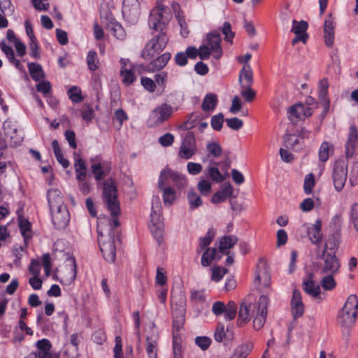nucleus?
Listing matches in <instances>:
<instances>
[{"label":"nucleus","instance_id":"nucleus-21","mask_svg":"<svg viewBox=\"0 0 358 358\" xmlns=\"http://www.w3.org/2000/svg\"><path fill=\"white\" fill-rule=\"evenodd\" d=\"M252 306L255 307V304L250 302L243 301L241 303L237 320L238 326L242 327L250 320Z\"/></svg>","mask_w":358,"mask_h":358},{"label":"nucleus","instance_id":"nucleus-38","mask_svg":"<svg viewBox=\"0 0 358 358\" xmlns=\"http://www.w3.org/2000/svg\"><path fill=\"white\" fill-rule=\"evenodd\" d=\"M217 103V95L215 94L208 93L205 96L203 100L201 108L204 111L212 110L216 107Z\"/></svg>","mask_w":358,"mask_h":358},{"label":"nucleus","instance_id":"nucleus-46","mask_svg":"<svg viewBox=\"0 0 358 358\" xmlns=\"http://www.w3.org/2000/svg\"><path fill=\"white\" fill-rule=\"evenodd\" d=\"M262 273H263L265 277V285L267 286L268 285L270 278L265 268V264L264 262H260L259 264L257 265V268L255 272V277L254 280L255 283L260 282L262 278Z\"/></svg>","mask_w":358,"mask_h":358},{"label":"nucleus","instance_id":"nucleus-59","mask_svg":"<svg viewBox=\"0 0 358 358\" xmlns=\"http://www.w3.org/2000/svg\"><path fill=\"white\" fill-rule=\"evenodd\" d=\"M208 174L211 180L216 182H222L225 179V176L220 173L217 166L210 167L208 169Z\"/></svg>","mask_w":358,"mask_h":358},{"label":"nucleus","instance_id":"nucleus-4","mask_svg":"<svg viewBox=\"0 0 358 358\" xmlns=\"http://www.w3.org/2000/svg\"><path fill=\"white\" fill-rule=\"evenodd\" d=\"M152 35V38L147 43L141 54V57L147 60L159 54L166 48L169 40L166 31L157 32Z\"/></svg>","mask_w":358,"mask_h":358},{"label":"nucleus","instance_id":"nucleus-30","mask_svg":"<svg viewBox=\"0 0 358 358\" xmlns=\"http://www.w3.org/2000/svg\"><path fill=\"white\" fill-rule=\"evenodd\" d=\"M172 113V108L164 103L154 110V114L156 117V123L161 124L167 120Z\"/></svg>","mask_w":358,"mask_h":358},{"label":"nucleus","instance_id":"nucleus-11","mask_svg":"<svg viewBox=\"0 0 358 358\" xmlns=\"http://www.w3.org/2000/svg\"><path fill=\"white\" fill-rule=\"evenodd\" d=\"M52 215V222L56 229L60 230L64 229L69 222L70 215L66 206H62L50 210Z\"/></svg>","mask_w":358,"mask_h":358},{"label":"nucleus","instance_id":"nucleus-37","mask_svg":"<svg viewBox=\"0 0 358 358\" xmlns=\"http://www.w3.org/2000/svg\"><path fill=\"white\" fill-rule=\"evenodd\" d=\"M110 167L108 165H102L101 164H94L92 165V171L94 175L96 180H102L109 172Z\"/></svg>","mask_w":358,"mask_h":358},{"label":"nucleus","instance_id":"nucleus-25","mask_svg":"<svg viewBox=\"0 0 358 358\" xmlns=\"http://www.w3.org/2000/svg\"><path fill=\"white\" fill-rule=\"evenodd\" d=\"M238 238L236 236H224L220 239L218 251L222 255L230 254L229 249L233 248L238 242Z\"/></svg>","mask_w":358,"mask_h":358},{"label":"nucleus","instance_id":"nucleus-15","mask_svg":"<svg viewBox=\"0 0 358 358\" xmlns=\"http://www.w3.org/2000/svg\"><path fill=\"white\" fill-rule=\"evenodd\" d=\"M103 22L106 29L113 34L117 39L124 40L126 37V32L122 26L117 22L111 14L106 16Z\"/></svg>","mask_w":358,"mask_h":358},{"label":"nucleus","instance_id":"nucleus-16","mask_svg":"<svg viewBox=\"0 0 358 358\" xmlns=\"http://www.w3.org/2000/svg\"><path fill=\"white\" fill-rule=\"evenodd\" d=\"M208 45L210 46L213 58L219 59L222 55L221 47V35L218 31H213L206 37Z\"/></svg>","mask_w":358,"mask_h":358},{"label":"nucleus","instance_id":"nucleus-22","mask_svg":"<svg viewBox=\"0 0 358 358\" xmlns=\"http://www.w3.org/2000/svg\"><path fill=\"white\" fill-rule=\"evenodd\" d=\"M234 191L232 185L229 182H224L221 185L220 190L215 193L210 199L211 203H218L227 200L231 196Z\"/></svg>","mask_w":358,"mask_h":358},{"label":"nucleus","instance_id":"nucleus-8","mask_svg":"<svg viewBox=\"0 0 358 358\" xmlns=\"http://www.w3.org/2000/svg\"><path fill=\"white\" fill-rule=\"evenodd\" d=\"M173 332L179 331L185 321V299L181 295L178 302L172 306Z\"/></svg>","mask_w":358,"mask_h":358},{"label":"nucleus","instance_id":"nucleus-18","mask_svg":"<svg viewBox=\"0 0 358 358\" xmlns=\"http://www.w3.org/2000/svg\"><path fill=\"white\" fill-rule=\"evenodd\" d=\"M171 55L170 52H165L159 56L155 60L150 62L145 66L140 65L139 69H142L144 71L155 72L162 69L168 62L170 60Z\"/></svg>","mask_w":358,"mask_h":358},{"label":"nucleus","instance_id":"nucleus-60","mask_svg":"<svg viewBox=\"0 0 358 358\" xmlns=\"http://www.w3.org/2000/svg\"><path fill=\"white\" fill-rule=\"evenodd\" d=\"M222 32L224 35V40L230 43H232V40L234 37V32L231 30V24L228 22H224L222 28Z\"/></svg>","mask_w":358,"mask_h":358},{"label":"nucleus","instance_id":"nucleus-34","mask_svg":"<svg viewBox=\"0 0 358 358\" xmlns=\"http://www.w3.org/2000/svg\"><path fill=\"white\" fill-rule=\"evenodd\" d=\"M18 226L21 232L22 236L24 238V241L31 238V223L22 216L18 215Z\"/></svg>","mask_w":358,"mask_h":358},{"label":"nucleus","instance_id":"nucleus-42","mask_svg":"<svg viewBox=\"0 0 358 358\" xmlns=\"http://www.w3.org/2000/svg\"><path fill=\"white\" fill-rule=\"evenodd\" d=\"M214 237L215 232L213 228H210L207 231L206 236L204 237L200 238L199 249L197 250V253H199L201 250H206L207 248H208V246L213 241Z\"/></svg>","mask_w":358,"mask_h":358},{"label":"nucleus","instance_id":"nucleus-3","mask_svg":"<svg viewBox=\"0 0 358 358\" xmlns=\"http://www.w3.org/2000/svg\"><path fill=\"white\" fill-rule=\"evenodd\" d=\"M358 299L355 294H350L338 315V321L341 327H352L357 320Z\"/></svg>","mask_w":358,"mask_h":358},{"label":"nucleus","instance_id":"nucleus-6","mask_svg":"<svg viewBox=\"0 0 358 358\" xmlns=\"http://www.w3.org/2000/svg\"><path fill=\"white\" fill-rule=\"evenodd\" d=\"M348 158H338L334 165L332 178L335 189L341 191L348 175Z\"/></svg>","mask_w":358,"mask_h":358},{"label":"nucleus","instance_id":"nucleus-63","mask_svg":"<svg viewBox=\"0 0 358 358\" xmlns=\"http://www.w3.org/2000/svg\"><path fill=\"white\" fill-rule=\"evenodd\" d=\"M206 149L208 152V155L213 157H220L222 155L221 146L217 143H210L207 145Z\"/></svg>","mask_w":358,"mask_h":358},{"label":"nucleus","instance_id":"nucleus-33","mask_svg":"<svg viewBox=\"0 0 358 358\" xmlns=\"http://www.w3.org/2000/svg\"><path fill=\"white\" fill-rule=\"evenodd\" d=\"M217 249L215 248H207L201 255V264L203 267L209 266L216 258Z\"/></svg>","mask_w":358,"mask_h":358},{"label":"nucleus","instance_id":"nucleus-41","mask_svg":"<svg viewBox=\"0 0 358 358\" xmlns=\"http://www.w3.org/2000/svg\"><path fill=\"white\" fill-rule=\"evenodd\" d=\"M303 112V105L302 103H297L289 107L288 110V117L292 121H298Z\"/></svg>","mask_w":358,"mask_h":358},{"label":"nucleus","instance_id":"nucleus-1","mask_svg":"<svg viewBox=\"0 0 358 358\" xmlns=\"http://www.w3.org/2000/svg\"><path fill=\"white\" fill-rule=\"evenodd\" d=\"M103 199L111 216L106 230L107 234L111 232L113 235H118L116 228L120 226L118 216L120 214V206L117 200L115 181L111 178L106 179L103 183Z\"/></svg>","mask_w":358,"mask_h":358},{"label":"nucleus","instance_id":"nucleus-24","mask_svg":"<svg viewBox=\"0 0 358 358\" xmlns=\"http://www.w3.org/2000/svg\"><path fill=\"white\" fill-rule=\"evenodd\" d=\"M331 14H329L324 21V38L325 44L328 47H331L334 40V23L331 19Z\"/></svg>","mask_w":358,"mask_h":358},{"label":"nucleus","instance_id":"nucleus-2","mask_svg":"<svg viewBox=\"0 0 358 358\" xmlns=\"http://www.w3.org/2000/svg\"><path fill=\"white\" fill-rule=\"evenodd\" d=\"M98 242L100 250L106 261L113 263L116 255V243L120 242L119 235H113L111 232L104 234L100 227L97 229Z\"/></svg>","mask_w":358,"mask_h":358},{"label":"nucleus","instance_id":"nucleus-23","mask_svg":"<svg viewBox=\"0 0 358 358\" xmlns=\"http://www.w3.org/2000/svg\"><path fill=\"white\" fill-rule=\"evenodd\" d=\"M303 289L308 295L313 298L321 299L320 287L313 279V275L310 274L308 279L303 282Z\"/></svg>","mask_w":358,"mask_h":358},{"label":"nucleus","instance_id":"nucleus-61","mask_svg":"<svg viewBox=\"0 0 358 358\" xmlns=\"http://www.w3.org/2000/svg\"><path fill=\"white\" fill-rule=\"evenodd\" d=\"M350 220L354 228L358 232V203H355L350 208Z\"/></svg>","mask_w":358,"mask_h":358},{"label":"nucleus","instance_id":"nucleus-10","mask_svg":"<svg viewBox=\"0 0 358 358\" xmlns=\"http://www.w3.org/2000/svg\"><path fill=\"white\" fill-rule=\"evenodd\" d=\"M122 15L131 24L137 22L140 16V4L138 0H124Z\"/></svg>","mask_w":358,"mask_h":358},{"label":"nucleus","instance_id":"nucleus-17","mask_svg":"<svg viewBox=\"0 0 358 358\" xmlns=\"http://www.w3.org/2000/svg\"><path fill=\"white\" fill-rule=\"evenodd\" d=\"M196 140L192 131H187L182 142L180 155L185 157H192L196 154Z\"/></svg>","mask_w":358,"mask_h":358},{"label":"nucleus","instance_id":"nucleus-5","mask_svg":"<svg viewBox=\"0 0 358 358\" xmlns=\"http://www.w3.org/2000/svg\"><path fill=\"white\" fill-rule=\"evenodd\" d=\"M187 180L183 175L166 168L160 172L158 188L162 189L164 186L172 185L178 189H182L187 185Z\"/></svg>","mask_w":358,"mask_h":358},{"label":"nucleus","instance_id":"nucleus-19","mask_svg":"<svg viewBox=\"0 0 358 358\" xmlns=\"http://www.w3.org/2000/svg\"><path fill=\"white\" fill-rule=\"evenodd\" d=\"M292 314L294 320L303 316L304 313V305L302 301L301 294L299 290H293L291 300Z\"/></svg>","mask_w":358,"mask_h":358},{"label":"nucleus","instance_id":"nucleus-7","mask_svg":"<svg viewBox=\"0 0 358 358\" xmlns=\"http://www.w3.org/2000/svg\"><path fill=\"white\" fill-rule=\"evenodd\" d=\"M163 6H157L151 10L148 18V25L156 32L166 31L168 20L163 15Z\"/></svg>","mask_w":358,"mask_h":358},{"label":"nucleus","instance_id":"nucleus-44","mask_svg":"<svg viewBox=\"0 0 358 358\" xmlns=\"http://www.w3.org/2000/svg\"><path fill=\"white\" fill-rule=\"evenodd\" d=\"M292 28L291 31L295 34V35H303L307 34L306 31L308 28V24L305 20H301L299 22L294 20L292 21Z\"/></svg>","mask_w":358,"mask_h":358},{"label":"nucleus","instance_id":"nucleus-62","mask_svg":"<svg viewBox=\"0 0 358 358\" xmlns=\"http://www.w3.org/2000/svg\"><path fill=\"white\" fill-rule=\"evenodd\" d=\"M212 340L208 336H197L195 338V343L202 350H206L210 345Z\"/></svg>","mask_w":358,"mask_h":358},{"label":"nucleus","instance_id":"nucleus-20","mask_svg":"<svg viewBox=\"0 0 358 358\" xmlns=\"http://www.w3.org/2000/svg\"><path fill=\"white\" fill-rule=\"evenodd\" d=\"M47 199L49 204L50 210H55L64 204V196L60 191L57 189H51L47 192Z\"/></svg>","mask_w":358,"mask_h":358},{"label":"nucleus","instance_id":"nucleus-32","mask_svg":"<svg viewBox=\"0 0 358 358\" xmlns=\"http://www.w3.org/2000/svg\"><path fill=\"white\" fill-rule=\"evenodd\" d=\"M302 137L294 134L288 135L285 141V146L287 149H292L295 151L302 148Z\"/></svg>","mask_w":358,"mask_h":358},{"label":"nucleus","instance_id":"nucleus-54","mask_svg":"<svg viewBox=\"0 0 358 358\" xmlns=\"http://www.w3.org/2000/svg\"><path fill=\"white\" fill-rule=\"evenodd\" d=\"M334 145L329 142L324 141L319 150V157H329L334 154Z\"/></svg>","mask_w":358,"mask_h":358},{"label":"nucleus","instance_id":"nucleus-31","mask_svg":"<svg viewBox=\"0 0 358 358\" xmlns=\"http://www.w3.org/2000/svg\"><path fill=\"white\" fill-rule=\"evenodd\" d=\"M328 87L329 82L327 79L324 78L322 80H320L318 87V96L320 99L322 101L325 105V110H328L329 107V100L327 96Z\"/></svg>","mask_w":358,"mask_h":358},{"label":"nucleus","instance_id":"nucleus-55","mask_svg":"<svg viewBox=\"0 0 358 358\" xmlns=\"http://www.w3.org/2000/svg\"><path fill=\"white\" fill-rule=\"evenodd\" d=\"M0 10L4 15H11L15 11V8L10 0H0Z\"/></svg>","mask_w":358,"mask_h":358},{"label":"nucleus","instance_id":"nucleus-27","mask_svg":"<svg viewBox=\"0 0 358 358\" xmlns=\"http://www.w3.org/2000/svg\"><path fill=\"white\" fill-rule=\"evenodd\" d=\"M238 82L241 87L246 85L252 86L253 83V73L252 69L248 64L243 65L239 73Z\"/></svg>","mask_w":358,"mask_h":358},{"label":"nucleus","instance_id":"nucleus-52","mask_svg":"<svg viewBox=\"0 0 358 358\" xmlns=\"http://www.w3.org/2000/svg\"><path fill=\"white\" fill-rule=\"evenodd\" d=\"M315 185V176L313 173L306 176L303 183V190L306 194H310Z\"/></svg>","mask_w":358,"mask_h":358},{"label":"nucleus","instance_id":"nucleus-51","mask_svg":"<svg viewBox=\"0 0 358 358\" xmlns=\"http://www.w3.org/2000/svg\"><path fill=\"white\" fill-rule=\"evenodd\" d=\"M199 116L194 113L188 115L187 120L179 126L180 130H189L195 127Z\"/></svg>","mask_w":358,"mask_h":358},{"label":"nucleus","instance_id":"nucleus-40","mask_svg":"<svg viewBox=\"0 0 358 358\" xmlns=\"http://www.w3.org/2000/svg\"><path fill=\"white\" fill-rule=\"evenodd\" d=\"M28 69L30 76L35 81H39L44 78V73L39 64L29 63Z\"/></svg>","mask_w":358,"mask_h":358},{"label":"nucleus","instance_id":"nucleus-36","mask_svg":"<svg viewBox=\"0 0 358 358\" xmlns=\"http://www.w3.org/2000/svg\"><path fill=\"white\" fill-rule=\"evenodd\" d=\"M253 347L252 343H243L238 345L229 358H246Z\"/></svg>","mask_w":358,"mask_h":358},{"label":"nucleus","instance_id":"nucleus-57","mask_svg":"<svg viewBox=\"0 0 358 358\" xmlns=\"http://www.w3.org/2000/svg\"><path fill=\"white\" fill-rule=\"evenodd\" d=\"M242 90L241 91V95L244 98L247 102H251L254 100L256 96V92L252 89V86L248 85L244 87H241Z\"/></svg>","mask_w":358,"mask_h":358},{"label":"nucleus","instance_id":"nucleus-13","mask_svg":"<svg viewBox=\"0 0 358 358\" xmlns=\"http://www.w3.org/2000/svg\"><path fill=\"white\" fill-rule=\"evenodd\" d=\"M324 264L321 268L322 273L336 274L341 266L339 259L334 253L322 252Z\"/></svg>","mask_w":358,"mask_h":358},{"label":"nucleus","instance_id":"nucleus-49","mask_svg":"<svg viewBox=\"0 0 358 358\" xmlns=\"http://www.w3.org/2000/svg\"><path fill=\"white\" fill-rule=\"evenodd\" d=\"M343 217L341 214H337L331 220L329 227L334 234H341Z\"/></svg>","mask_w":358,"mask_h":358},{"label":"nucleus","instance_id":"nucleus-26","mask_svg":"<svg viewBox=\"0 0 358 358\" xmlns=\"http://www.w3.org/2000/svg\"><path fill=\"white\" fill-rule=\"evenodd\" d=\"M76 262L75 258H72L71 259V265L69 268H66V271L62 273L60 282L66 285H69L74 282L76 278Z\"/></svg>","mask_w":358,"mask_h":358},{"label":"nucleus","instance_id":"nucleus-58","mask_svg":"<svg viewBox=\"0 0 358 358\" xmlns=\"http://www.w3.org/2000/svg\"><path fill=\"white\" fill-rule=\"evenodd\" d=\"M69 99L73 103H80L83 101V98L81 96V91L76 86L71 87L68 91Z\"/></svg>","mask_w":358,"mask_h":358},{"label":"nucleus","instance_id":"nucleus-12","mask_svg":"<svg viewBox=\"0 0 358 358\" xmlns=\"http://www.w3.org/2000/svg\"><path fill=\"white\" fill-rule=\"evenodd\" d=\"M268 301V298L264 295L259 298L257 303V314L253 320L254 328L257 330L260 329L265 324Z\"/></svg>","mask_w":358,"mask_h":358},{"label":"nucleus","instance_id":"nucleus-43","mask_svg":"<svg viewBox=\"0 0 358 358\" xmlns=\"http://www.w3.org/2000/svg\"><path fill=\"white\" fill-rule=\"evenodd\" d=\"M163 192V201L164 204L171 205L176 200V192L169 185L164 186L162 189Z\"/></svg>","mask_w":358,"mask_h":358},{"label":"nucleus","instance_id":"nucleus-9","mask_svg":"<svg viewBox=\"0 0 358 358\" xmlns=\"http://www.w3.org/2000/svg\"><path fill=\"white\" fill-rule=\"evenodd\" d=\"M212 312L217 316L224 314V319L230 321L236 316L237 306L233 301H229L227 305L224 302L218 301L213 304Z\"/></svg>","mask_w":358,"mask_h":358},{"label":"nucleus","instance_id":"nucleus-28","mask_svg":"<svg viewBox=\"0 0 358 358\" xmlns=\"http://www.w3.org/2000/svg\"><path fill=\"white\" fill-rule=\"evenodd\" d=\"M341 242V234L331 233L325 243V247L322 252L336 254Z\"/></svg>","mask_w":358,"mask_h":358},{"label":"nucleus","instance_id":"nucleus-35","mask_svg":"<svg viewBox=\"0 0 358 358\" xmlns=\"http://www.w3.org/2000/svg\"><path fill=\"white\" fill-rule=\"evenodd\" d=\"M76 179L78 181H84L87 177V168L83 158H76L74 164Z\"/></svg>","mask_w":358,"mask_h":358},{"label":"nucleus","instance_id":"nucleus-47","mask_svg":"<svg viewBox=\"0 0 358 358\" xmlns=\"http://www.w3.org/2000/svg\"><path fill=\"white\" fill-rule=\"evenodd\" d=\"M326 275L323 277L320 281L322 287L327 291L334 289L336 286V282L334 278L335 274L325 273Z\"/></svg>","mask_w":358,"mask_h":358},{"label":"nucleus","instance_id":"nucleus-29","mask_svg":"<svg viewBox=\"0 0 358 358\" xmlns=\"http://www.w3.org/2000/svg\"><path fill=\"white\" fill-rule=\"evenodd\" d=\"M321 227L322 222L317 220L314 224L307 228L308 235L312 243L317 244L321 242L322 237Z\"/></svg>","mask_w":358,"mask_h":358},{"label":"nucleus","instance_id":"nucleus-50","mask_svg":"<svg viewBox=\"0 0 358 358\" xmlns=\"http://www.w3.org/2000/svg\"><path fill=\"white\" fill-rule=\"evenodd\" d=\"M173 358H182L181 338L173 332Z\"/></svg>","mask_w":358,"mask_h":358},{"label":"nucleus","instance_id":"nucleus-48","mask_svg":"<svg viewBox=\"0 0 358 358\" xmlns=\"http://www.w3.org/2000/svg\"><path fill=\"white\" fill-rule=\"evenodd\" d=\"M187 197L191 209H196L202 205L200 196L194 190L189 191Z\"/></svg>","mask_w":358,"mask_h":358},{"label":"nucleus","instance_id":"nucleus-39","mask_svg":"<svg viewBox=\"0 0 358 358\" xmlns=\"http://www.w3.org/2000/svg\"><path fill=\"white\" fill-rule=\"evenodd\" d=\"M10 139V146L17 147L21 144L24 139V134L22 131L17 129H13V131H8L7 135Z\"/></svg>","mask_w":358,"mask_h":358},{"label":"nucleus","instance_id":"nucleus-14","mask_svg":"<svg viewBox=\"0 0 358 358\" xmlns=\"http://www.w3.org/2000/svg\"><path fill=\"white\" fill-rule=\"evenodd\" d=\"M358 155V131L355 124L350 127L348 138L345 143V157Z\"/></svg>","mask_w":358,"mask_h":358},{"label":"nucleus","instance_id":"nucleus-53","mask_svg":"<svg viewBox=\"0 0 358 358\" xmlns=\"http://www.w3.org/2000/svg\"><path fill=\"white\" fill-rule=\"evenodd\" d=\"M87 64L89 69L92 71H94L98 69L97 63L99 62L97 59V54L95 51L91 50L87 55Z\"/></svg>","mask_w":358,"mask_h":358},{"label":"nucleus","instance_id":"nucleus-45","mask_svg":"<svg viewBox=\"0 0 358 358\" xmlns=\"http://www.w3.org/2000/svg\"><path fill=\"white\" fill-rule=\"evenodd\" d=\"M120 75L122 77L123 83L129 86L136 80V76L132 69H127L124 66H121Z\"/></svg>","mask_w":358,"mask_h":358},{"label":"nucleus","instance_id":"nucleus-64","mask_svg":"<svg viewBox=\"0 0 358 358\" xmlns=\"http://www.w3.org/2000/svg\"><path fill=\"white\" fill-rule=\"evenodd\" d=\"M227 125L233 130L237 131L242 128L243 122L238 117L227 118Z\"/></svg>","mask_w":358,"mask_h":358},{"label":"nucleus","instance_id":"nucleus-56","mask_svg":"<svg viewBox=\"0 0 358 358\" xmlns=\"http://www.w3.org/2000/svg\"><path fill=\"white\" fill-rule=\"evenodd\" d=\"M224 121V115L220 113L211 117L210 125L214 130L220 131L222 128Z\"/></svg>","mask_w":358,"mask_h":358}]
</instances>
